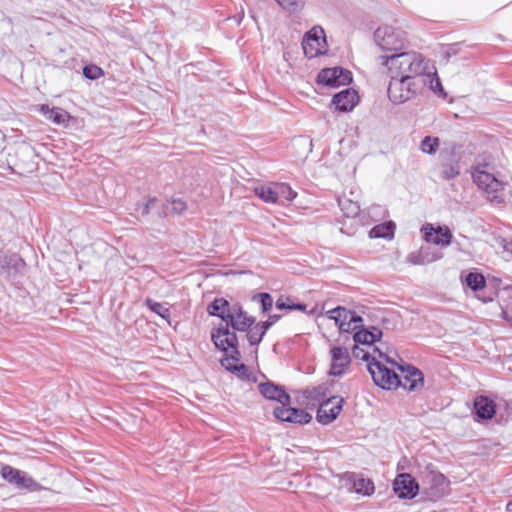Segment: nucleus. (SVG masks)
<instances>
[{
    "label": "nucleus",
    "mask_w": 512,
    "mask_h": 512,
    "mask_svg": "<svg viewBox=\"0 0 512 512\" xmlns=\"http://www.w3.org/2000/svg\"><path fill=\"white\" fill-rule=\"evenodd\" d=\"M503 249H504L506 252H508V253L512 254V240H510V241H506V242L504 243V245H503Z\"/></svg>",
    "instance_id": "obj_50"
},
{
    "label": "nucleus",
    "mask_w": 512,
    "mask_h": 512,
    "mask_svg": "<svg viewBox=\"0 0 512 512\" xmlns=\"http://www.w3.org/2000/svg\"><path fill=\"white\" fill-rule=\"evenodd\" d=\"M372 349H369L367 347H360L359 345L355 344L352 349V354L355 358L361 359L365 362H367V365L373 361V358H376L371 353Z\"/></svg>",
    "instance_id": "obj_41"
},
{
    "label": "nucleus",
    "mask_w": 512,
    "mask_h": 512,
    "mask_svg": "<svg viewBox=\"0 0 512 512\" xmlns=\"http://www.w3.org/2000/svg\"><path fill=\"white\" fill-rule=\"evenodd\" d=\"M283 9L294 12L302 4V0H275Z\"/></svg>",
    "instance_id": "obj_45"
},
{
    "label": "nucleus",
    "mask_w": 512,
    "mask_h": 512,
    "mask_svg": "<svg viewBox=\"0 0 512 512\" xmlns=\"http://www.w3.org/2000/svg\"><path fill=\"white\" fill-rule=\"evenodd\" d=\"M104 75L103 70L94 64L83 67V76L89 80H97Z\"/></svg>",
    "instance_id": "obj_43"
},
{
    "label": "nucleus",
    "mask_w": 512,
    "mask_h": 512,
    "mask_svg": "<svg viewBox=\"0 0 512 512\" xmlns=\"http://www.w3.org/2000/svg\"><path fill=\"white\" fill-rule=\"evenodd\" d=\"M381 337L382 331L379 328L372 327L371 330L360 329L355 331L353 339L355 344L363 345L369 349H372V352L377 353L380 359H387L386 355L383 354L379 348L373 345L375 342L379 341Z\"/></svg>",
    "instance_id": "obj_14"
},
{
    "label": "nucleus",
    "mask_w": 512,
    "mask_h": 512,
    "mask_svg": "<svg viewBox=\"0 0 512 512\" xmlns=\"http://www.w3.org/2000/svg\"><path fill=\"white\" fill-rule=\"evenodd\" d=\"M358 102V93L351 88L344 89L339 93L335 94L332 99V103L339 111L347 112L351 111Z\"/></svg>",
    "instance_id": "obj_22"
},
{
    "label": "nucleus",
    "mask_w": 512,
    "mask_h": 512,
    "mask_svg": "<svg viewBox=\"0 0 512 512\" xmlns=\"http://www.w3.org/2000/svg\"><path fill=\"white\" fill-rule=\"evenodd\" d=\"M460 175V167L458 163L443 164L441 170V178L451 180Z\"/></svg>",
    "instance_id": "obj_40"
},
{
    "label": "nucleus",
    "mask_w": 512,
    "mask_h": 512,
    "mask_svg": "<svg viewBox=\"0 0 512 512\" xmlns=\"http://www.w3.org/2000/svg\"><path fill=\"white\" fill-rule=\"evenodd\" d=\"M368 371L374 383L382 389L398 387L399 376L383 365L379 359L373 358V361L368 364Z\"/></svg>",
    "instance_id": "obj_8"
},
{
    "label": "nucleus",
    "mask_w": 512,
    "mask_h": 512,
    "mask_svg": "<svg viewBox=\"0 0 512 512\" xmlns=\"http://www.w3.org/2000/svg\"><path fill=\"white\" fill-rule=\"evenodd\" d=\"M438 256H433L432 258L428 257L424 248H421L418 253H411L408 255V262L414 265H423L432 261L437 260Z\"/></svg>",
    "instance_id": "obj_36"
},
{
    "label": "nucleus",
    "mask_w": 512,
    "mask_h": 512,
    "mask_svg": "<svg viewBox=\"0 0 512 512\" xmlns=\"http://www.w3.org/2000/svg\"><path fill=\"white\" fill-rule=\"evenodd\" d=\"M332 364L330 374L333 376H341L350 364V355L347 348L333 347L331 349Z\"/></svg>",
    "instance_id": "obj_21"
},
{
    "label": "nucleus",
    "mask_w": 512,
    "mask_h": 512,
    "mask_svg": "<svg viewBox=\"0 0 512 512\" xmlns=\"http://www.w3.org/2000/svg\"><path fill=\"white\" fill-rule=\"evenodd\" d=\"M395 494L402 499H412L419 491V484L407 473L398 475L393 482Z\"/></svg>",
    "instance_id": "obj_13"
},
{
    "label": "nucleus",
    "mask_w": 512,
    "mask_h": 512,
    "mask_svg": "<svg viewBox=\"0 0 512 512\" xmlns=\"http://www.w3.org/2000/svg\"><path fill=\"white\" fill-rule=\"evenodd\" d=\"M187 209V204L180 198H175L167 201L162 210L157 211L159 217L166 216L168 214L181 215Z\"/></svg>",
    "instance_id": "obj_28"
},
{
    "label": "nucleus",
    "mask_w": 512,
    "mask_h": 512,
    "mask_svg": "<svg viewBox=\"0 0 512 512\" xmlns=\"http://www.w3.org/2000/svg\"><path fill=\"white\" fill-rule=\"evenodd\" d=\"M327 316L333 319L338 325L339 329L343 332L350 333L352 327H350L349 321L353 319V311L348 310L344 307L338 306L334 309L327 311Z\"/></svg>",
    "instance_id": "obj_24"
},
{
    "label": "nucleus",
    "mask_w": 512,
    "mask_h": 512,
    "mask_svg": "<svg viewBox=\"0 0 512 512\" xmlns=\"http://www.w3.org/2000/svg\"><path fill=\"white\" fill-rule=\"evenodd\" d=\"M506 509H507V511H508V512H512V501H510V502L507 504Z\"/></svg>",
    "instance_id": "obj_51"
},
{
    "label": "nucleus",
    "mask_w": 512,
    "mask_h": 512,
    "mask_svg": "<svg viewBox=\"0 0 512 512\" xmlns=\"http://www.w3.org/2000/svg\"><path fill=\"white\" fill-rule=\"evenodd\" d=\"M51 109H52V108H50L48 105H46V104H42V105L40 106L39 111H40L44 116H46V118L48 119V115L51 113Z\"/></svg>",
    "instance_id": "obj_49"
},
{
    "label": "nucleus",
    "mask_w": 512,
    "mask_h": 512,
    "mask_svg": "<svg viewBox=\"0 0 512 512\" xmlns=\"http://www.w3.org/2000/svg\"><path fill=\"white\" fill-rule=\"evenodd\" d=\"M339 206L347 217H355L360 211V206L357 202H353L349 199H339Z\"/></svg>",
    "instance_id": "obj_38"
},
{
    "label": "nucleus",
    "mask_w": 512,
    "mask_h": 512,
    "mask_svg": "<svg viewBox=\"0 0 512 512\" xmlns=\"http://www.w3.org/2000/svg\"><path fill=\"white\" fill-rule=\"evenodd\" d=\"M362 321V317L353 312V319L349 321L350 327H352L351 332L360 328Z\"/></svg>",
    "instance_id": "obj_47"
},
{
    "label": "nucleus",
    "mask_w": 512,
    "mask_h": 512,
    "mask_svg": "<svg viewBox=\"0 0 512 512\" xmlns=\"http://www.w3.org/2000/svg\"><path fill=\"white\" fill-rule=\"evenodd\" d=\"M458 52V48L455 46H449L444 51V59L448 62L449 58L456 55Z\"/></svg>",
    "instance_id": "obj_48"
},
{
    "label": "nucleus",
    "mask_w": 512,
    "mask_h": 512,
    "mask_svg": "<svg viewBox=\"0 0 512 512\" xmlns=\"http://www.w3.org/2000/svg\"><path fill=\"white\" fill-rule=\"evenodd\" d=\"M465 282L467 286L470 287L473 291H479L483 289L486 284L484 276L480 273L474 272H470L467 274Z\"/></svg>",
    "instance_id": "obj_34"
},
{
    "label": "nucleus",
    "mask_w": 512,
    "mask_h": 512,
    "mask_svg": "<svg viewBox=\"0 0 512 512\" xmlns=\"http://www.w3.org/2000/svg\"><path fill=\"white\" fill-rule=\"evenodd\" d=\"M1 477L17 489L28 491H39L42 487L26 472L4 464L0 470Z\"/></svg>",
    "instance_id": "obj_7"
},
{
    "label": "nucleus",
    "mask_w": 512,
    "mask_h": 512,
    "mask_svg": "<svg viewBox=\"0 0 512 512\" xmlns=\"http://www.w3.org/2000/svg\"><path fill=\"white\" fill-rule=\"evenodd\" d=\"M353 488L356 493L370 496L374 493V483L367 478L357 477L353 480Z\"/></svg>",
    "instance_id": "obj_32"
},
{
    "label": "nucleus",
    "mask_w": 512,
    "mask_h": 512,
    "mask_svg": "<svg viewBox=\"0 0 512 512\" xmlns=\"http://www.w3.org/2000/svg\"><path fill=\"white\" fill-rule=\"evenodd\" d=\"M266 332L267 331L260 323L255 324L253 327L251 326L247 332V339L250 345H258L262 341Z\"/></svg>",
    "instance_id": "obj_33"
},
{
    "label": "nucleus",
    "mask_w": 512,
    "mask_h": 512,
    "mask_svg": "<svg viewBox=\"0 0 512 512\" xmlns=\"http://www.w3.org/2000/svg\"><path fill=\"white\" fill-rule=\"evenodd\" d=\"M326 47L324 30L320 26H314L303 37L302 48L305 56L314 58L323 53Z\"/></svg>",
    "instance_id": "obj_10"
},
{
    "label": "nucleus",
    "mask_w": 512,
    "mask_h": 512,
    "mask_svg": "<svg viewBox=\"0 0 512 512\" xmlns=\"http://www.w3.org/2000/svg\"><path fill=\"white\" fill-rule=\"evenodd\" d=\"M318 84L328 87H339L352 82V73L342 67L322 69L317 75Z\"/></svg>",
    "instance_id": "obj_11"
},
{
    "label": "nucleus",
    "mask_w": 512,
    "mask_h": 512,
    "mask_svg": "<svg viewBox=\"0 0 512 512\" xmlns=\"http://www.w3.org/2000/svg\"><path fill=\"white\" fill-rule=\"evenodd\" d=\"M424 237L428 242L448 246L451 243L453 235L447 226L434 228L432 225H427L424 227Z\"/></svg>",
    "instance_id": "obj_19"
},
{
    "label": "nucleus",
    "mask_w": 512,
    "mask_h": 512,
    "mask_svg": "<svg viewBox=\"0 0 512 512\" xmlns=\"http://www.w3.org/2000/svg\"><path fill=\"white\" fill-rule=\"evenodd\" d=\"M428 70L429 72H427L424 77L427 79H423L424 88L429 87V89L432 90L435 94L444 98L446 93L444 92L440 79L437 76L436 68L431 64Z\"/></svg>",
    "instance_id": "obj_26"
},
{
    "label": "nucleus",
    "mask_w": 512,
    "mask_h": 512,
    "mask_svg": "<svg viewBox=\"0 0 512 512\" xmlns=\"http://www.w3.org/2000/svg\"><path fill=\"white\" fill-rule=\"evenodd\" d=\"M223 367L231 372L236 373L239 378L244 379V378L248 377V368L245 364L228 366V363L226 361V362H223Z\"/></svg>",
    "instance_id": "obj_44"
},
{
    "label": "nucleus",
    "mask_w": 512,
    "mask_h": 512,
    "mask_svg": "<svg viewBox=\"0 0 512 512\" xmlns=\"http://www.w3.org/2000/svg\"><path fill=\"white\" fill-rule=\"evenodd\" d=\"M380 63L388 70L389 75L403 76L413 79L425 77L429 72L430 61L416 51L400 52L379 57Z\"/></svg>",
    "instance_id": "obj_1"
},
{
    "label": "nucleus",
    "mask_w": 512,
    "mask_h": 512,
    "mask_svg": "<svg viewBox=\"0 0 512 512\" xmlns=\"http://www.w3.org/2000/svg\"><path fill=\"white\" fill-rule=\"evenodd\" d=\"M256 196L266 203L284 205L292 201L297 193L287 183H269L254 189Z\"/></svg>",
    "instance_id": "obj_3"
},
{
    "label": "nucleus",
    "mask_w": 512,
    "mask_h": 512,
    "mask_svg": "<svg viewBox=\"0 0 512 512\" xmlns=\"http://www.w3.org/2000/svg\"><path fill=\"white\" fill-rule=\"evenodd\" d=\"M423 489L427 492L429 499L436 501L447 492L448 481L439 471L427 466L422 475Z\"/></svg>",
    "instance_id": "obj_6"
},
{
    "label": "nucleus",
    "mask_w": 512,
    "mask_h": 512,
    "mask_svg": "<svg viewBox=\"0 0 512 512\" xmlns=\"http://www.w3.org/2000/svg\"><path fill=\"white\" fill-rule=\"evenodd\" d=\"M402 372L403 376L399 378L398 386H402L408 391H417L423 388L424 376L419 369L408 365L406 368H402Z\"/></svg>",
    "instance_id": "obj_18"
},
{
    "label": "nucleus",
    "mask_w": 512,
    "mask_h": 512,
    "mask_svg": "<svg viewBox=\"0 0 512 512\" xmlns=\"http://www.w3.org/2000/svg\"><path fill=\"white\" fill-rule=\"evenodd\" d=\"M390 81L387 89L389 100L394 104H402L414 99L424 89V80L389 75Z\"/></svg>",
    "instance_id": "obj_2"
},
{
    "label": "nucleus",
    "mask_w": 512,
    "mask_h": 512,
    "mask_svg": "<svg viewBox=\"0 0 512 512\" xmlns=\"http://www.w3.org/2000/svg\"><path fill=\"white\" fill-rule=\"evenodd\" d=\"M395 224L391 221L374 226L370 232V238H392Z\"/></svg>",
    "instance_id": "obj_29"
},
{
    "label": "nucleus",
    "mask_w": 512,
    "mask_h": 512,
    "mask_svg": "<svg viewBox=\"0 0 512 512\" xmlns=\"http://www.w3.org/2000/svg\"><path fill=\"white\" fill-rule=\"evenodd\" d=\"M70 115L67 111L59 107H53L51 109V113L48 115V120L52 121L55 124H64L68 121Z\"/></svg>",
    "instance_id": "obj_39"
},
{
    "label": "nucleus",
    "mask_w": 512,
    "mask_h": 512,
    "mask_svg": "<svg viewBox=\"0 0 512 512\" xmlns=\"http://www.w3.org/2000/svg\"><path fill=\"white\" fill-rule=\"evenodd\" d=\"M302 393L307 400L306 404L310 406H320L321 403L331 396L329 387L326 384L307 387Z\"/></svg>",
    "instance_id": "obj_23"
},
{
    "label": "nucleus",
    "mask_w": 512,
    "mask_h": 512,
    "mask_svg": "<svg viewBox=\"0 0 512 512\" xmlns=\"http://www.w3.org/2000/svg\"><path fill=\"white\" fill-rule=\"evenodd\" d=\"M376 44L386 51H399L404 47L405 33L389 25H383L374 32Z\"/></svg>",
    "instance_id": "obj_5"
},
{
    "label": "nucleus",
    "mask_w": 512,
    "mask_h": 512,
    "mask_svg": "<svg viewBox=\"0 0 512 512\" xmlns=\"http://www.w3.org/2000/svg\"><path fill=\"white\" fill-rule=\"evenodd\" d=\"M275 305H276L277 309H280V310L287 309L290 311H292V310L305 311L306 307H307L303 303H294L293 300L289 297H286V298L280 297L276 301Z\"/></svg>",
    "instance_id": "obj_37"
},
{
    "label": "nucleus",
    "mask_w": 512,
    "mask_h": 512,
    "mask_svg": "<svg viewBox=\"0 0 512 512\" xmlns=\"http://www.w3.org/2000/svg\"><path fill=\"white\" fill-rule=\"evenodd\" d=\"M258 388L266 399L275 400L281 405H290L291 398L281 386L273 382H265L259 384Z\"/></svg>",
    "instance_id": "obj_20"
},
{
    "label": "nucleus",
    "mask_w": 512,
    "mask_h": 512,
    "mask_svg": "<svg viewBox=\"0 0 512 512\" xmlns=\"http://www.w3.org/2000/svg\"><path fill=\"white\" fill-rule=\"evenodd\" d=\"M254 301H258L261 305V309L263 313L271 310L273 306V298L269 293H259L253 296Z\"/></svg>",
    "instance_id": "obj_42"
},
{
    "label": "nucleus",
    "mask_w": 512,
    "mask_h": 512,
    "mask_svg": "<svg viewBox=\"0 0 512 512\" xmlns=\"http://www.w3.org/2000/svg\"><path fill=\"white\" fill-rule=\"evenodd\" d=\"M211 338L215 344V346L230 354L227 355L224 359L221 360V365L223 366V362L228 363V366H235L232 362L238 361L240 357V352L238 350V339L235 332H232L227 327H219L212 331Z\"/></svg>",
    "instance_id": "obj_4"
},
{
    "label": "nucleus",
    "mask_w": 512,
    "mask_h": 512,
    "mask_svg": "<svg viewBox=\"0 0 512 512\" xmlns=\"http://www.w3.org/2000/svg\"><path fill=\"white\" fill-rule=\"evenodd\" d=\"M229 311H232V307H230L229 302L224 298L214 299L207 307L209 315L220 317L224 322H226V315Z\"/></svg>",
    "instance_id": "obj_27"
},
{
    "label": "nucleus",
    "mask_w": 512,
    "mask_h": 512,
    "mask_svg": "<svg viewBox=\"0 0 512 512\" xmlns=\"http://www.w3.org/2000/svg\"><path fill=\"white\" fill-rule=\"evenodd\" d=\"M280 315H270L268 317V319L264 322H259L260 324H262L263 328L268 331V329L274 325L279 319H280Z\"/></svg>",
    "instance_id": "obj_46"
},
{
    "label": "nucleus",
    "mask_w": 512,
    "mask_h": 512,
    "mask_svg": "<svg viewBox=\"0 0 512 512\" xmlns=\"http://www.w3.org/2000/svg\"><path fill=\"white\" fill-rule=\"evenodd\" d=\"M255 323V318L248 316L238 304L232 306V311L226 315V326L230 325L234 330L247 331Z\"/></svg>",
    "instance_id": "obj_16"
},
{
    "label": "nucleus",
    "mask_w": 512,
    "mask_h": 512,
    "mask_svg": "<svg viewBox=\"0 0 512 512\" xmlns=\"http://www.w3.org/2000/svg\"><path fill=\"white\" fill-rule=\"evenodd\" d=\"M495 409V403L488 397L478 396L474 400V412L478 419H491L495 414Z\"/></svg>",
    "instance_id": "obj_25"
},
{
    "label": "nucleus",
    "mask_w": 512,
    "mask_h": 512,
    "mask_svg": "<svg viewBox=\"0 0 512 512\" xmlns=\"http://www.w3.org/2000/svg\"><path fill=\"white\" fill-rule=\"evenodd\" d=\"M146 306L155 314L159 315L162 319H164L168 324H171V312L170 309L159 302H156L152 299H146Z\"/></svg>",
    "instance_id": "obj_31"
},
{
    "label": "nucleus",
    "mask_w": 512,
    "mask_h": 512,
    "mask_svg": "<svg viewBox=\"0 0 512 512\" xmlns=\"http://www.w3.org/2000/svg\"><path fill=\"white\" fill-rule=\"evenodd\" d=\"M440 140L438 137L425 136L420 143V150L423 153L432 155L439 148Z\"/></svg>",
    "instance_id": "obj_35"
},
{
    "label": "nucleus",
    "mask_w": 512,
    "mask_h": 512,
    "mask_svg": "<svg viewBox=\"0 0 512 512\" xmlns=\"http://www.w3.org/2000/svg\"><path fill=\"white\" fill-rule=\"evenodd\" d=\"M473 182L488 193L502 190L503 184L493 174L476 167L472 172Z\"/></svg>",
    "instance_id": "obj_17"
},
{
    "label": "nucleus",
    "mask_w": 512,
    "mask_h": 512,
    "mask_svg": "<svg viewBox=\"0 0 512 512\" xmlns=\"http://www.w3.org/2000/svg\"><path fill=\"white\" fill-rule=\"evenodd\" d=\"M159 200L156 197L145 198L141 203L135 205V212L140 216H147L152 211H159Z\"/></svg>",
    "instance_id": "obj_30"
},
{
    "label": "nucleus",
    "mask_w": 512,
    "mask_h": 512,
    "mask_svg": "<svg viewBox=\"0 0 512 512\" xmlns=\"http://www.w3.org/2000/svg\"><path fill=\"white\" fill-rule=\"evenodd\" d=\"M344 399L340 396H330L320 404L317 410V421L323 425L333 422L340 414Z\"/></svg>",
    "instance_id": "obj_12"
},
{
    "label": "nucleus",
    "mask_w": 512,
    "mask_h": 512,
    "mask_svg": "<svg viewBox=\"0 0 512 512\" xmlns=\"http://www.w3.org/2000/svg\"><path fill=\"white\" fill-rule=\"evenodd\" d=\"M274 416L285 422L296 424H307L311 421L312 416L303 409L292 408L289 405H281L273 411Z\"/></svg>",
    "instance_id": "obj_15"
},
{
    "label": "nucleus",
    "mask_w": 512,
    "mask_h": 512,
    "mask_svg": "<svg viewBox=\"0 0 512 512\" xmlns=\"http://www.w3.org/2000/svg\"><path fill=\"white\" fill-rule=\"evenodd\" d=\"M26 271L25 261L16 253L0 256V277L14 282Z\"/></svg>",
    "instance_id": "obj_9"
}]
</instances>
